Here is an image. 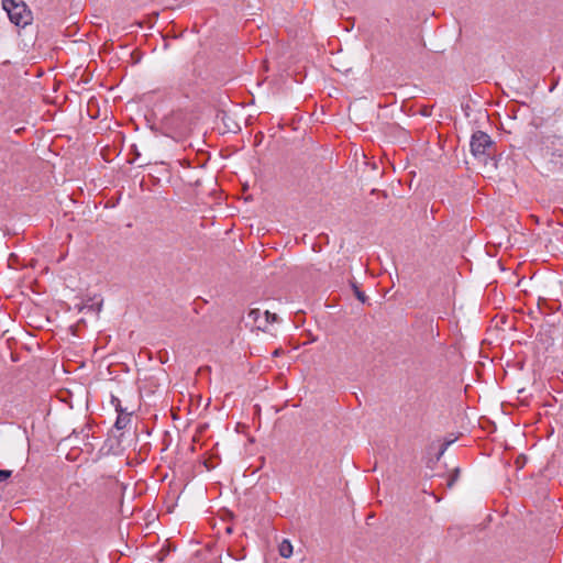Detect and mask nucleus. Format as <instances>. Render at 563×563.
<instances>
[{"instance_id": "20e7f679", "label": "nucleus", "mask_w": 563, "mask_h": 563, "mask_svg": "<svg viewBox=\"0 0 563 563\" xmlns=\"http://www.w3.org/2000/svg\"><path fill=\"white\" fill-rule=\"evenodd\" d=\"M278 552H279V555L285 558V559H288L292 555V545L290 543V541L288 540H283L278 547Z\"/></svg>"}, {"instance_id": "9b49d317", "label": "nucleus", "mask_w": 563, "mask_h": 563, "mask_svg": "<svg viewBox=\"0 0 563 563\" xmlns=\"http://www.w3.org/2000/svg\"><path fill=\"white\" fill-rule=\"evenodd\" d=\"M93 308H95V303H91V305H85V306L82 307V309H91V310H92Z\"/></svg>"}, {"instance_id": "f8f14e48", "label": "nucleus", "mask_w": 563, "mask_h": 563, "mask_svg": "<svg viewBox=\"0 0 563 563\" xmlns=\"http://www.w3.org/2000/svg\"><path fill=\"white\" fill-rule=\"evenodd\" d=\"M279 354H280V350H275V351L273 352V355H274V356H278Z\"/></svg>"}, {"instance_id": "1a4fd4ad", "label": "nucleus", "mask_w": 563, "mask_h": 563, "mask_svg": "<svg viewBox=\"0 0 563 563\" xmlns=\"http://www.w3.org/2000/svg\"><path fill=\"white\" fill-rule=\"evenodd\" d=\"M354 287V291H355V296L357 297V299L362 302H365L366 301V296L363 291H361L356 286H353Z\"/></svg>"}, {"instance_id": "9d476101", "label": "nucleus", "mask_w": 563, "mask_h": 563, "mask_svg": "<svg viewBox=\"0 0 563 563\" xmlns=\"http://www.w3.org/2000/svg\"><path fill=\"white\" fill-rule=\"evenodd\" d=\"M101 306H102V301H99V302L96 303V312L97 313L100 312Z\"/></svg>"}, {"instance_id": "f257e3e1", "label": "nucleus", "mask_w": 563, "mask_h": 563, "mask_svg": "<svg viewBox=\"0 0 563 563\" xmlns=\"http://www.w3.org/2000/svg\"><path fill=\"white\" fill-rule=\"evenodd\" d=\"M2 8L16 26H26L32 21V13L22 0H2Z\"/></svg>"}, {"instance_id": "0eeeda50", "label": "nucleus", "mask_w": 563, "mask_h": 563, "mask_svg": "<svg viewBox=\"0 0 563 563\" xmlns=\"http://www.w3.org/2000/svg\"><path fill=\"white\" fill-rule=\"evenodd\" d=\"M453 443V440L452 441H446L444 443H442L441 445V449L439 451V454L437 456L438 460H440V457L444 454V452L446 451V449Z\"/></svg>"}, {"instance_id": "6e6552de", "label": "nucleus", "mask_w": 563, "mask_h": 563, "mask_svg": "<svg viewBox=\"0 0 563 563\" xmlns=\"http://www.w3.org/2000/svg\"><path fill=\"white\" fill-rule=\"evenodd\" d=\"M12 475V471L9 470H0V483L4 482Z\"/></svg>"}, {"instance_id": "39448f33", "label": "nucleus", "mask_w": 563, "mask_h": 563, "mask_svg": "<svg viewBox=\"0 0 563 563\" xmlns=\"http://www.w3.org/2000/svg\"><path fill=\"white\" fill-rule=\"evenodd\" d=\"M264 317H265L264 322H260L257 324L258 329H264L267 324L273 323V322H275L277 320V314L276 313H272L268 310H266L264 312Z\"/></svg>"}, {"instance_id": "7ed1b4c3", "label": "nucleus", "mask_w": 563, "mask_h": 563, "mask_svg": "<svg viewBox=\"0 0 563 563\" xmlns=\"http://www.w3.org/2000/svg\"><path fill=\"white\" fill-rule=\"evenodd\" d=\"M115 401L118 402L115 408H117V411L119 412V416H118V418L115 420L114 428L118 429V430H123L131 422V418H130L131 413L130 412H125L121 408L119 399H115Z\"/></svg>"}, {"instance_id": "f03ea898", "label": "nucleus", "mask_w": 563, "mask_h": 563, "mask_svg": "<svg viewBox=\"0 0 563 563\" xmlns=\"http://www.w3.org/2000/svg\"><path fill=\"white\" fill-rule=\"evenodd\" d=\"M470 145L472 154L477 157L486 153V150L493 145V141L487 133L477 131L472 135Z\"/></svg>"}, {"instance_id": "423d86ee", "label": "nucleus", "mask_w": 563, "mask_h": 563, "mask_svg": "<svg viewBox=\"0 0 563 563\" xmlns=\"http://www.w3.org/2000/svg\"><path fill=\"white\" fill-rule=\"evenodd\" d=\"M247 317L254 321V323H257L261 318V310L255 308L251 309Z\"/></svg>"}]
</instances>
